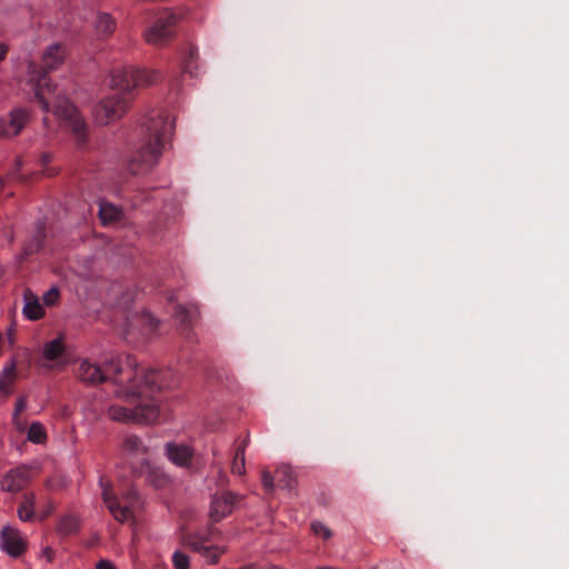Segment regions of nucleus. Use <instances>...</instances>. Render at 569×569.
<instances>
[{
  "label": "nucleus",
  "instance_id": "f257e3e1",
  "mask_svg": "<svg viewBox=\"0 0 569 569\" xmlns=\"http://www.w3.org/2000/svg\"><path fill=\"white\" fill-rule=\"evenodd\" d=\"M56 86L49 82L46 74L38 77L34 93L41 103L42 110L48 112L52 107V112L59 119L61 126L70 128L79 141H84L87 127L83 118L67 98L56 94Z\"/></svg>",
  "mask_w": 569,
  "mask_h": 569
},
{
  "label": "nucleus",
  "instance_id": "f03ea898",
  "mask_svg": "<svg viewBox=\"0 0 569 569\" xmlns=\"http://www.w3.org/2000/svg\"><path fill=\"white\" fill-rule=\"evenodd\" d=\"M176 383L171 370L144 369V425L161 423L169 418L164 390Z\"/></svg>",
  "mask_w": 569,
  "mask_h": 569
},
{
  "label": "nucleus",
  "instance_id": "7ed1b4c3",
  "mask_svg": "<svg viewBox=\"0 0 569 569\" xmlns=\"http://www.w3.org/2000/svg\"><path fill=\"white\" fill-rule=\"evenodd\" d=\"M141 74L133 69L117 70L112 73L111 83L119 88L121 93L108 97L98 103L93 110V117L100 124H108L120 119L129 107L127 91L137 87L140 82Z\"/></svg>",
  "mask_w": 569,
  "mask_h": 569
},
{
  "label": "nucleus",
  "instance_id": "20e7f679",
  "mask_svg": "<svg viewBox=\"0 0 569 569\" xmlns=\"http://www.w3.org/2000/svg\"><path fill=\"white\" fill-rule=\"evenodd\" d=\"M174 130V119L164 110L152 111L144 118V168L160 159Z\"/></svg>",
  "mask_w": 569,
  "mask_h": 569
},
{
  "label": "nucleus",
  "instance_id": "39448f33",
  "mask_svg": "<svg viewBox=\"0 0 569 569\" xmlns=\"http://www.w3.org/2000/svg\"><path fill=\"white\" fill-rule=\"evenodd\" d=\"M131 370L128 372L130 386L117 390V397L128 406L113 405L108 415L114 421L139 423L142 418L141 378L131 379Z\"/></svg>",
  "mask_w": 569,
  "mask_h": 569
},
{
  "label": "nucleus",
  "instance_id": "423d86ee",
  "mask_svg": "<svg viewBox=\"0 0 569 569\" xmlns=\"http://www.w3.org/2000/svg\"><path fill=\"white\" fill-rule=\"evenodd\" d=\"M179 20V16L169 9L159 12L144 31V42L156 47L169 44L176 37Z\"/></svg>",
  "mask_w": 569,
  "mask_h": 569
},
{
  "label": "nucleus",
  "instance_id": "0eeeda50",
  "mask_svg": "<svg viewBox=\"0 0 569 569\" xmlns=\"http://www.w3.org/2000/svg\"><path fill=\"white\" fill-rule=\"evenodd\" d=\"M214 529L209 528L204 531L188 533L183 540L189 548L203 556L210 563H216L224 552V548L210 545Z\"/></svg>",
  "mask_w": 569,
  "mask_h": 569
},
{
  "label": "nucleus",
  "instance_id": "6e6552de",
  "mask_svg": "<svg viewBox=\"0 0 569 569\" xmlns=\"http://www.w3.org/2000/svg\"><path fill=\"white\" fill-rule=\"evenodd\" d=\"M38 476V471L28 465H20L7 471L0 480V489L9 493H18L27 488Z\"/></svg>",
  "mask_w": 569,
  "mask_h": 569
},
{
  "label": "nucleus",
  "instance_id": "1a4fd4ad",
  "mask_svg": "<svg viewBox=\"0 0 569 569\" xmlns=\"http://www.w3.org/2000/svg\"><path fill=\"white\" fill-rule=\"evenodd\" d=\"M198 316V307L194 303H178L174 306V319L179 333L188 343H196L198 341L197 335L193 331Z\"/></svg>",
  "mask_w": 569,
  "mask_h": 569
},
{
  "label": "nucleus",
  "instance_id": "9d476101",
  "mask_svg": "<svg viewBox=\"0 0 569 569\" xmlns=\"http://www.w3.org/2000/svg\"><path fill=\"white\" fill-rule=\"evenodd\" d=\"M138 491L129 492L126 503L121 505L117 497L112 496L110 487H102V498L112 517L120 522H129L133 519L132 501L137 499Z\"/></svg>",
  "mask_w": 569,
  "mask_h": 569
},
{
  "label": "nucleus",
  "instance_id": "9b49d317",
  "mask_svg": "<svg viewBox=\"0 0 569 569\" xmlns=\"http://www.w3.org/2000/svg\"><path fill=\"white\" fill-rule=\"evenodd\" d=\"M30 120V112L24 108H13L0 117V138L10 139L22 132Z\"/></svg>",
  "mask_w": 569,
  "mask_h": 569
},
{
  "label": "nucleus",
  "instance_id": "f8f14e48",
  "mask_svg": "<svg viewBox=\"0 0 569 569\" xmlns=\"http://www.w3.org/2000/svg\"><path fill=\"white\" fill-rule=\"evenodd\" d=\"M261 481L267 493H272L276 486L280 489L292 490L296 486V478L289 466H280L277 468L274 476L268 470L261 473Z\"/></svg>",
  "mask_w": 569,
  "mask_h": 569
},
{
  "label": "nucleus",
  "instance_id": "ddd939ff",
  "mask_svg": "<svg viewBox=\"0 0 569 569\" xmlns=\"http://www.w3.org/2000/svg\"><path fill=\"white\" fill-rule=\"evenodd\" d=\"M0 547L10 557L18 558L26 552L28 542L18 529L6 526L0 533Z\"/></svg>",
  "mask_w": 569,
  "mask_h": 569
},
{
  "label": "nucleus",
  "instance_id": "4468645a",
  "mask_svg": "<svg viewBox=\"0 0 569 569\" xmlns=\"http://www.w3.org/2000/svg\"><path fill=\"white\" fill-rule=\"evenodd\" d=\"M238 497L229 491L221 496H214L211 501L210 517L213 521H220L231 513Z\"/></svg>",
  "mask_w": 569,
  "mask_h": 569
},
{
  "label": "nucleus",
  "instance_id": "2eb2a0df",
  "mask_svg": "<svg viewBox=\"0 0 569 569\" xmlns=\"http://www.w3.org/2000/svg\"><path fill=\"white\" fill-rule=\"evenodd\" d=\"M67 58V49L60 43H53L47 48L41 57V68L44 72L57 70Z\"/></svg>",
  "mask_w": 569,
  "mask_h": 569
},
{
  "label": "nucleus",
  "instance_id": "dca6fc26",
  "mask_svg": "<svg viewBox=\"0 0 569 569\" xmlns=\"http://www.w3.org/2000/svg\"><path fill=\"white\" fill-rule=\"evenodd\" d=\"M166 453L172 463L182 468L190 467L193 457V452L188 446L178 443H167Z\"/></svg>",
  "mask_w": 569,
  "mask_h": 569
},
{
  "label": "nucleus",
  "instance_id": "f3484780",
  "mask_svg": "<svg viewBox=\"0 0 569 569\" xmlns=\"http://www.w3.org/2000/svg\"><path fill=\"white\" fill-rule=\"evenodd\" d=\"M78 377L81 381L97 385L104 381V376L99 366L83 360L78 369Z\"/></svg>",
  "mask_w": 569,
  "mask_h": 569
},
{
  "label": "nucleus",
  "instance_id": "a211bd4d",
  "mask_svg": "<svg viewBox=\"0 0 569 569\" xmlns=\"http://www.w3.org/2000/svg\"><path fill=\"white\" fill-rule=\"evenodd\" d=\"M23 316L29 320H39L44 316V309L36 295L28 291L24 293Z\"/></svg>",
  "mask_w": 569,
  "mask_h": 569
},
{
  "label": "nucleus",
  "instance_id": "6ab92c4d",
  "mask_svg": "<svg viewBox=\"0 0 569 569\" xmlns=\"http://www.w3.org/2000/svg\"><path fill=\"white\" fill-rule=\"evenodd\" d=\"M36 495L28 492L23 496L22 501L18 507V517L21 521H32L36 517Z\"/></svg>",
  "mask_w": 569,
  "mask_h": 569
},
{
  "label": "nucleus",
  "instance_id": "aec40b11",
  "mask_svg": "<svg viewBox=\"0 0 569 569\" xmlns=\"http://www.w3.org/2000/svg\"><path fill=\"white\" fill-rule=\"evenodd\" d=\"M16 377V362L11 361L0 372V393L8 396L11 392Z\"/></svg>",
  "mask_w": 569,
  "mask_h": 569
},
{
  "label": "nucleus",
  "instance_id": "412c9836",
  "mask_svg": "<svg viewBox=\"0 0 569 569\" xmlns=\"http://www.w3.org/2000/svg\"><path fill=\"white\" fill-rule=\"evenodd\" d=\"M64 350L63 337L60 336L43 345L42 356L46 360L53 361L59 359L64 353Z\"/></svg>",
  "mask_w": 569,
  "mask_h": 569
},
{
  "label": "nucleus",
  "instance_id": "4be33fe9",
  "mask_svg": "<svg viewBox=\"0 0 569 569\" xmlns=\"http://www.w3.org/2000/svg\"><path fill=\"white\" fill-rule=\"evenodd\" d=\"M24 432L27 440L36 445H44L48 441V432L43 423L33 421L29 427L26 426Z\"/></svg>",
  "mask_w": 569,
  "mask_h": 569
},
{
  "label": "nucleus",
  "instance_id": "5701e85b",
  "mask_svg": "<svg viewBox=\"0 0 569 569\" xmlns=\"http://www.w3.org/2000/svg\"><path fill=\"white\" fill-rule=\"evenodd\" d=\"M144 480L154 488L166 487L170 479L160 468H151L144 463Z\"/></svg>",
  "mask_w": 569,
  "mask_h": 569
},
{
  "label": "nucleus",
  "instance_id": "b1692460",
  "mask_svg": "<svg viewBox=\"0 0 569 569\" xmlns=\"http://www.w3.org/2000/svg\"><path fill=\"white\" fill-rule=\"evenodd\" d=\"M198 59V48L193 44H188L182 58L181 70L183 73H188L191 77L194 76L197 70L196 61Z\"/></svg>",
  "mask_w": 569,
  "mask_h": 569
},
{
  "label": "nucleus",
  "instance_id": "393cba45",
  "mask_svg": "<svg viewBox=\"0 0 569 569\" xmlns=\"http://www.w3.org/2000/svg\"><path fill=\"white\" fill-rule=\"evenodd\" d=\"M121 210L112 203L101 201L99 208V217L103 224L118 221L121 218Z\"/></svg>",
  "mask_w": 569,
  "mask_h": 569
},
{
  "label": "nucleus",
  "instance_id": "a878e982",
  "mask_svg": "<svg viewBox=\"0 0 569 569\" xmlns=\"http://www.w3.org/2000/svg\"><path fill=\"white\" fill-rule=\"evenodd\" d=\"M249 443V438L246 437L236 448L232 463H231V471L236 475H243L244 473V451Z\"/></svg>",
  "mask_w": 569,
  "mask_h": 569
},
{
  "label": "nucleus",
  "instance_id": "bb28decb",
  "mask_svg": "<svg viewBox=\"0 0 569 569\" xmlns=\"http://www.w3.org/2000/svg\"><path fill=\"white\" fill-rule=\"evenodd\" d=\"M28 401L26 397L18 398L12 416V423L17 431L23 433L26 430V420L21 418V412L27 408Z\"/></svg>",
  "mask_w": 569,
  "mask_h": 569
},
{
  "label": "nucleus",
  "instance_id": "cd10ccee",
  "mask_svg": "<svg viewBox=\"0 0 569 569\" xmlns=\"http://www.w3.org/2000/svg\"><path fill=\"white\" fill-rule=\"evenodd\" d=\"M116 22L108 13H101L96 21V30L99 34L107 36L113 32Z\"/></svg>",
  "mask_w": 569,
  "mask_h": 569
},
{
  "label": "nucleus",
  "instance_id": "c85d7f7f",
  "mask_svg": "<svg viewBox=\"0 0 569 569\" xmlns=\"http://www.w3.org/2000/svg\"><path fill=\"white\" fill-rule=\"evenodd\" d=\"M310 529L315 536L321 538L325 541L329 540L332 537L331 529L321 521H312L310 525Z\"/></svg>",
  "mask_w": 569,
  "mask_h": 569
},
{
  "label": "nucleus",
  "instance_id": "c756f323",
  "mask_svg": "<svg viewBox=\"0 0 569 569\" xmlns=\"http://www.w3.org/2000/svg\"><path fill=\"white\" fill-rule=\"evenodd\" d=\"M140 447V438L137 436H129L123 440L122 443V450L132 455L139 450Z\"/></svg>",
  "mask_w": 569,
  "mask_h": 569
},
{
  "label": "nucleus",
  "instance_id": "7c9ffc66",
  "mask_svg": "<svg viewBox=\"0 0 569 569\" xmlns=\"http://www.w3.org/2000/svg\"><path fill=\"white\" fill-rule=\"evenodd\" d=\"M172 562L176 569H189L190 566L188 555L179 550L172 555Z\"/></svg>",
  "mask_w": 569,
  "mask_h": 569
},
{
  "label": "nucleus",
  "instance_id": "2f4dec72",
  "mask_svg": "<svg viewBox=\"0 0 569 569\" xmlns=\"http://www.w3.org/2000/svg\"><path fill=\"white\" fill-rule=\"evenodd\" d=\"M60 298L58 288L52 287L43 295V302L46 306H54Z\"/></svg>",
  "mask_w": 569,
  "mask_h": 569
},
{
  "label": "nucleus",
  "instance_id": "473e14b6",
  "mask_svg": "<svg viewBox=\"0 0 569 569\" xmlns=\"http://www.w3.org/2000/svg\"><path fill=\"white\" fill-rule=\"evenodd\" d=\"M143 318H144V331L149 330L150 332H156V330L158 329V327L160 325L159 320L156 319L152 315L148 313L146 310H144Z\"/></svg>",
  "mask_w": 569,
  "mask_h": 569
},
{
  "label": "nucleus",
  "instance_id": "72a5a7b5",
  "mask_svg": "<svg viewBox=\"0 0 569 569\" xmlns=\"http://www.w3.org/2000/svg\"><path fill=\"white\" fill-rule=\"evenodd\" d=\"M161 79V73L158 70H147L144 68V86L158 82Z\"/></svg>",
  "mask_w": 569,
  "mask_h": 569
},
{
  "label": "nucleus",
  "instance_id": "f704fd0d",
  "mask_svg": "<svg viewBox=\"0 0 569 569\" xmlns=\"http://www.w3.org/2000/svg\"><path fill=\"white\" fill-rule=\"evenodd\" d=\"M54 510V503L51 500L46 501L39 510L38 518L43 520L48 518Z\"/></svg>",
  "mask_w": 569,
  "mask_h": 569
},
{
  "label": "nucleus",
  "instance_id": "c9c22d12",
  "mask_svg": "<svg viewBox=\"0 0 569 569\" xmlns=\"http://www.w3.org/2000/svg\"><path fill=\"white\" fill-rule=\"evenodd\" d=\"M132 174H138L142 168V162L139 159H133L128 164Z\"/></svg>",
  "mask_w": 569,
  "mask_h": 569
},
{
  "label": "nucleus",
  "instance_id": "e433bc0d",
  "mask_svg": "<svg viewBox=\"0 0 569 569\" xmlns=\"http://www.w3.org/2000/svg\"><path fill=\"white\" fill-rule=\"evenodd\" d=\"M96 569H117L114 563L108 559H101L98 561Z\"/></svg>",
  "mask_w": 569,
  "mask_h": 569
},
{
  "label": "nucleus",
  "instance_id": "4c0bfd02",
  "mask_svg": "<svg viewBox=\"0 0 569 569\" xmlns=\"http://www.w3.org/2000/svg\"><path fill=\"white\" fill-rule=\"evenodd\" d=\"M8 46L4 43H0V62L4 60L7 53H8Z\"/></svg>",
  "mask_w": 569,
  "mask_h": 569
},
{
  "label": "nucleus",
  "instance_id": "58836bf2",
  "mask_svg": "<svg viewBox=\"0 0 569 569\" xmlns=\"http://www.w3.org/2000/svg\"><path fill=\"white\" fill-rule=\"evenodd\" d=\"M239 569H260V568H258V567H257V566H254V565H249V566L241 567V568H239Z\"/></svg>",
  "mask_w": 569,
  "mask_h": 569
},
{
  "label": "nucleus",
  "instance_id": "ea45409f",
  "mask_svg": "<svg viewBox=\"0 0 569 569\" xmlns=\"http://www.w3.org/2000/svg\"><path fill=\"white\" fill-rule=\"evenodd\" d=\"M269 569H282V568L277 567V566H270Z\"/></svg>",
  "mask_w": 569,
  "mask_h": 569
},
{
  "label": "nucleus",
  "instance_id": "a19ab883",
  "mask_svg": "<svg viewBox=\"0 0 569 569\" xmlns=\"http://www.w3.org/2000/svg\"><path fill=\"white\" fill-rule=\"evenodd\" d=\"M33 68H34V66H33V64H29V71H30V72H33V71H32V69H33Z\"/></svg>",
  "mask_w": 569,
  "mask_h": 569
}]
</instances>
